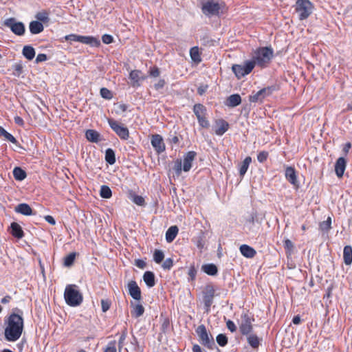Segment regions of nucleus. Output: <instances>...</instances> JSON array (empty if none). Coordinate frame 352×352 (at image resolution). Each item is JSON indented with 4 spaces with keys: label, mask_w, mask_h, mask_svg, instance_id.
<instances>
[{
    "label": "nucleus",
    "mask_w": 352,
    "mask_h": 352,
    "mask_svg": "<svg viewBox=\"0 0 352 352\" xmlns=\"http://www.w3.org/2000/svg\"><path fill=\"white\" fill-rule=\"evenodd\" d=\"M23 330V318L21 315L12 314L8 321V326L5 329V337L8 341H16L21 336Z\"/></svg>",
    "instance_id": "f257e3e1"
},
{
    "label": "nucleus",
    "mask_w": 352,
    "mask_h": 352,
    "mask_svg": "<svg viewBox=\"0 0 352 352\" xmlns=\"http://www.w3.org/2000/svg\"><path fill=\"white\" fill-rule=\"evenodd\" d=\"M64 298L66 303L71 307L79 306L83 300L82 295L76 285H68L66 286Z\"/></svg>",
    "instance_id": "f03ea898"
},
{
    "label": "nucleus",
    "mask_w": 352,
    "mask_h": 352,
    "mask_svg": "<svg viewBox=\"0 0 352 352\" xmlns=\"http://www.w3.org/2000/svg\"><path fill=\"white\" fill-rule=\"evenodd\" d=\"M273 50L271 47H265L258 49L253 57V62L261 67H266L273 57Z\"/></svg>",
    "instance_id": "7ed1b4c3"
},
{
    "label": "nucleus",
    "mask_w": 352,
    "mask_h": 352,
    "mask_svg": "<svg viewBox=\"0 0 352 352\" xmlns=\"http://www.w3.org/2000/svg\"><path fill=\"white\" fill-rule=\"evenodd\" d=\"M223 8V3L214 0H204L201 3V11L207 16H219Z\"/></svg>",
    "instance_id": "20e7f679"
},
{
    "label": "nucleus",
    "mask_w": 352,
    "mask_h": 352,
    "mask_svg": "<svg viewBox=\"0 0 352 352\" xmlns=\"http://www.w3.org/2000/svg\"><path fill=\"white\" fill-rule=\"evenodd\" d=\"M196 333L199 338L200 343L209 349H213L215 343L212 335L209 334L204 324L198 326L196 329Z\"/></svg>",
    "instance_id": "39448f33"
},
{
    "label": "nucleus",
    "mask_w": 352,
    "mask_h": 352,
    "mask_svg": "<svg viewBox=\"0 0 352 352\" xmlns=\"http://www.w3.org/2000/svg\"><path fill=\"white\" fill-rule=\"evenodd\" d=\"M313 4L309 0H297L296 3V11L299 14L300 20L307 19L312 13Z\"/></svg>",
    "instance_id": "423d86ee"
},
{
    "label": "nucleus",
    "mask_w": 352,
    "mask_h": 352,
    "mask_svg": "<svg viewBox=\"0 0 352 352\" xmlns=\"http://www.w3.org/2000/svg\"><path fill=\"white\" fill-rule=\"evenodd\" d=\"M3 25L10 28L13 34L16 36H23L25 32V27L23 22L18 21L14 17L6 19L3 23Z\"/></svg>",
    "instance_id": "0eeeda50"
},
{
    "label": "nucleus",
    "mask_w": 352,
    "mask_h": 352,
    "mask_svg": "<svg viewBox=\"0 0 352 352\" xmlns=\"http://www.w3.org/2000/svg\"><path fill=\"white\" fill-rule=\"evenodd\" d=\"M254 66V62L247 60L243 65H233L232 69L236 78L239 79L245 75L249 74L252 71Z\"/></svg>",
    "instance_id": "6e6552de"
},
{
    "label": "nucleus",
    "mask_w": 352,
    "mask_h": 352,
    "mask_svg": "<svg viewBox=\"0 0 352 352\" xmlns=\"http://www.w3.org/2000/svg\"><path fill=\"white\" fill-rule=\"evenodd\" d=\"M215 289L211 284L206 285L202 291V299L206 312L210 309L214 297Z\"/></svg>",
    "instance_id": "1a4fd4ad"
},
{
    "label": "nucleus",
    "mask_w": 352,
    "mask_h": 352,
    "mask_svg": "<svg viewBox=\"0 0 352 352\" xmlns=\"http://www.w3.org/2000/svg\"><path fill=\"white\" fill-rule=\"evenodd\" d=\"M254 320L251 318L247 314L241 316V322L239 324V331L243 336L252 333L253 331L252 322Z\"/></svg>",
    "instance_id": "9d476101"
},
{
    "label": "nucleus",
    "mask_w": 352,
    "mask_h": 352,
    "mask_svg": "<svg viewBox=\"0 0 352 352\" xmlns=\"http://www.w3.org/2000/svg\"><path fill=\"white\" fill-rule=\"evenodd\" d=\"M108 122L111 128L121 139L126 140L129 138V132L126 127L120 125L113 119H108Z\"/></svg>",
    "instance_id": "9b49d317"
},
{
    "label": "nucleus",
    "mask_w": 352,
    "mask_h": 352,
    "mask_svg": "<svg viewBox=\"0 0 352 352\" xmlns=\"http://www.w3.org/2000/svg\"><path fill=\"white\" fill-rule=\"evenodd\" d=\"M274 89L272 87H265L256 94H253L249 96V100L251 102H262L263 100L272 94Z\"/></svg>",
    "instance_id": "f8f14e48"
},
{
    "label": "nucleus",
    "mask_w": 352,
    "mask_h": 352,
    "mask_svg": "<svg viewBox=\"0 0 352 352\" xmlns=\"http://www.w3.org/2000/svg\"><path fill=\"white\" fill-rule=\"evenodd\" d=\"M151 144L158 153H162L165 150V144L160 135L156 134L152 135Z\"/></svg>",
    "instance_id": "ddd939ff"
},
{
    "label": "nucleus",
    "mask_w": 352,
    "mask_h": 352,
    "mask_svg": "<svg viewBox=\"0 0 352 352\" xmlns=\"http://www.w3.org/2000/svg\"><path fill=\"white\" fill-rule=\"evenodd\" d=\"M228 128L229 124L226 120L219 119L215 121L214 132L217 135H223L228 130Z\"/></svg>",
    "instance_id": "4468645a"
},
{
    "label": "nucleus",
    "mask_w": 352,
    "mask_h": 352,
    "mask_svg": "<svg viewBox=\"0 0 352 352\" xmlns=\"http://www.w3.org/2000/svg\"><path fill=\"white\" fill-rule=\"evenodd\" d=\"M196 156V153L194 151L188 152L184 157L183 161V170L188 172L192 168V163Z\"/></svg>",
    "instance_id": "2eb2a0df"
},
{
    "label": "nucleus",
    "mask_w": 352,
    "mask_h": 352,
    "mask_svg": "<svg viewBox=\"0 0 352 352\" xmlns=\"http://www.w3.org/2000/svg\"><path fill=\"white\" fill-rule=\"evenodd\" d=\"M285 177L286 179L296 188H298L299 184L297 180L295 169L292 166H287L285 169Z\"/></svg>",
    "instance_id": "dca6fc26"
},
{
    "label": "nucleus",
    "mask_w": 352,
    "mask_h": 352,
    "mask_svg": "<svg viewBox=\"0 0 352 352\" xmlns=\"http://www.w3.org/2000/svg\"><path fill=\"white\" fill-rule=\"evenodd\" d=\"M346 160L344 157H339L335 165L336 174L338 177H342L346 168Z\"/></svg>",
    "instance_id": "f3484780"
},
{
    "label": "nucleus",
    "mask_w": 352,
    "mask_h": 352,
    "mask_svg": "<svg viewBox=\"0 0 352 352\" xmlns=\"http://www.w3.org/2000/svg\"><path fill=\"white\" fill-rule=\"evenodd\" d=\"M79 42L91 47H98L100 45V40L92 36H80Z\"/></svg>",
    "instance_id": "a211bd4d"
},
{
    "label": "nucleus",
    "mask_w": 352,
    "mask_h": 352,
    "mask_svg": "<svg viewBox=\"0 0 352 352\" xmlns=\"http://www.w3.org/2000/svg\"><path fill=\"white\" fill-rule=\"evenodd\" d=\"M15 212L25 216H30L33 214L32 209L28 204H19L15 207Z\"/></svg>",
    "instance_id": "6ab92c4d"
},
{
    "label": "nucleus",
    "mask_w": 352,
    "mask_h": 352,
    "mask_svg": "<svg viewBox=\"0 0 352 352\" xmlns=\"http://www.w3.org/2000/svg\"><path fill=\"white\" fill-rule=\"evenodd\" d=\"M240 252L241 253V254L246 257V258H253L256 254V250L252 248V247L248 245H241L240 246Z\"/></svg>",
    "instance_id": "aec40b11"
},
{
    "label": "nucleus",
    "mask_w": 352,
    "mask_h": 352,
    "mask_svg": "<svg viewBox=\"0 0 352 352\" xmlns=\"http://www.w3.org/2000/svg\"><path fill=\"white\" fill-rule=\"evenodd\" d=\"M30 32L32 34H38L42 32L44 27L42 23L38 21H32L29 24Z\"/></svg>",
    "instance_id": "412c9836"
},
{
    "label": "nucleus",
    "mask_w": 352,
    "mask_h": 352,
    "mask_svg": "<svg viewBox=\"0 0 352 352\" xmlns=\"http://www.w3.org/2000/svg\"><path fill=\"white\" fill-rule=\"evenodd\" d=\"M10 228H11V234L12 236H14V237H16L17 239H21L23 237V236H24L23 231L22 230V228L21 227V226L19 223H17L16 222H12L11 223Z\"/></svg>",
    "instance_id": "4be33fe9"
},
{
    "label": "nucleus",
    "mask_w": 352,
    "mask_h": 352,
    "mask_svg": "<svg viewBox=\"0 0 352 352\" xmlns=\"http://www.w3.org/2000/svg\"><path fill=\"white\" fill-rule=\"evenodd\" d=\"M247 337V341L249 345L254 349H257L260 345V342L261 339H260L254 333H250Z\"/></svg>",
    "instance_id": "5701e85b"
},
{
    "label": "nucleus",
    "mask_w": 352,
    "mask_h": 352,
    "mask_svg": "<svg viewBox=\"0 0 352 352\" xmlns=\"http://www.w3.org/2000/svg\"><path fill=\"white\" fill-rule=\"evenodd\" d=\"M143 280L148 287H153L155 285V274L151 271L144 272Z\"/></svg>",
    "instance_id": "b1692460"
},
{
    "label": "nucleus",
    "mask_w": 352,
    "mask_h": 352,
    "mask_svg": "<svg viewBox=\"0 0 352 352\" xmlns=\"http://www.w3.org/2000/svg\"><path fill=\"white\" fill-rule=\"evenodd\" d=\"M85 137L91 142L98 143L100 141V133L93 129L87 130Z\"/></svg>",
    "instance_id": "393cba45"
},
{
    "label": "nucleus",
    "mask_w": 352,
    "mask_h": 352,
    "mask_svg": "<svg viewBox=\"0 0 352 352\" xmlns=\"http://www.w3.org/2000/svg\"><path fill=\"white\" fill-rule=\"evenodd\" d=\"M343 258L346 265H350L352 263V247L351 245H346L344 248Z\"/></svg>",
    "instance_id": "a878e982"
},
{
    "label": "nucleus",
    "mask_w": 352,
    "mask_h": 352,
    "mask_svg": "<svg viewBox=\"0 0 352 352\" xmlns=\"http://www.w3.org/2000/svg\"><path fill=\"white\" fill-rule=\"evenodd\" d=\"M241 102V98L239 94L230 96L226 101V105L230 107H235Z\"/></svg>",
    "instance_id": "bb28decb"
},
{
    "label": "nucleus",
    "mask_w": 352,
    "mask_h": 352,
    "mask_svg": "<svg viewBox=\"0 0 352 352\" xmlns=\"http://www.w3.org/2000/svg\"><path fill=\"white\" fill-rule=\"evenodd\" d=\"M179 229L176 226H170L166 232V240L167 242H172L178 233Z\"/></svg>",
    "instance_id": "cd10ccee"
},
{
    "label": "nucleus",
    "mask_w": 352,
    "mask_h": 352,
    "mask_svg": "<svg viewBox=\"0 0 352 352\" xmlns=\"http://www.w3.org/2000/svg\"><path fill=\"white\" fill-rule=\"evenodd\" d=\"M0 136H3L5 139L10 142L21 147L16 139L10 133H8L3 127L0 126Z\"/></svg>",
    "instance_id": "c85d7f7f"
},
{
    "label": "nucleus",
    "mask_w": 352,
    "mask_h": 352,
    "mask_svg": "<svg viewBox=\"0 0 352 352\" xmlns=\"http://www.w3.org/2000/svg\"><path fill=\"white\" fill-rule=\"evenodd\" d=\"M23 55L29 60H32L35 56V50L30 45H25L22 50Z\"/></svg>",
    "instance_id": "c756f323"
},
{
    "label": "nucleus",
    "mask_w": 352,
    "mask_h": 352,
    "mask_svg": "<svg viewBox=\"0 0 352 352\" xmlns=\"http://www.w3.org/2000/svg\"><path fill=\"white\" fill-rule=\"evenodd\" d=\"M201 269L206 274L210 276H214L218 272L217 266L212 263L205 264L202 265Z\"/></svg>",
    "instance_id": "7c9ffc66"
},
{
    "label": "nucleus",
    "mask_w": 352,
    "mask_h": 352,
    "mask_svg": "<svg viewBox=\"0 0 352 352\" xmlns=\"http://www.w3.org/2000/svg\"><path fill=\"white\" fill-rule=\"evenodd\" d=\"M193 112L197 118H199V117H201L204 115H206L207 109L204 105L199 103L194 105Z\"/></svg>",
    "instance_id": "2f4dec72"
},
{
    "label": "nucleus",
    "mask_w": 352,
    "mask_h": 352,
    "mask_svg": "<svg viewBox=\"0 0 352 352\" xmlns=\"http://www.w3.org/2000/svg\"><path fill=\"white\" fill-rule=\"evenodd\" d=\"M13 175L16 180L22 181L26 177L27 174L21 168L15 167L13 170Z\"/></svg>",
    "instance_id": "473e14b6"
},
{
    "label": "nucleus",
    "mask_w": 352,
    "mask_h": 352,
    "mask_svg": "<svg viewBox=\"0 0 352 352\" xmlns=\"http://www.w3.org/2000/svg\"><path fill=\"white\" fill-rule=\"evenodd\" d=\"M105 160L110 165H113L116 162L115 152L112 148H107L105 151Z\"/></svg>",
    "instance_id": "72a5a7b5"
},
{
    "label": "nucleus",
    "mask_w": 352,
    "mask_h": 352,
    "mask_svg": "<svg viewBox=\"0 0 352 352\" xmlns=\"http://www.w3.org/2000/svg\"><path fill=\"white\" fill-rule=\"evenodd\" d=\"M251 162L252 158L250 157H246L243 161L239 168V174L241 176H243L246 173Z\"/></svg>",
    "instance_id": "f704fd0d"
},
{
    "label": "nucleus",
    "mask_w": 352,
    "mask_h": 352,
    "mask_svg": "<svg viewBox=\"0 0 352 352\" xmlns=\"http://www.w3.org/2000/svg\"><path fill=\"white\" fill-rule=\"evenodd\" d=\"M35 18L36 21L44 23H48L50 21L49 13L45 10L37 12L35 15Z\"/></svg>",
    "instance_id": "c9c22d12"
},
{
    "label": "nucleus",
    "mask_w": 352,
    "mask_h": 352,
    "mask_svg": "<svg viewBox=\"0 0 352 352\" xmlns=\"http://www.w3.org/2000/svg\"><path fill=\"white\" fill-rule=\"evenodd\" d=\"M100 195L102 198L109 199L112 196V192L108 186L102 185L100 187Z\"/></svg>",
    "instance_id": "e433bc0d"
},
{
    "label": "nucleus",
    "mask_w": 352,
    "mask_h": 352,
    "mask_svg": "<svg viewBox=\"0 0 352 352\" xmlns=\"http://www.w3.org/2000/svg\"><path fill=\"white\" fill-rule=\"evenodd\" d=\"M190 56L194 62L199 63L201 61L198 47H193L190 49Z\"/></svg>",
    "instance_id": "4c0bfd02"
},
{
    "label": "nucleus",
    "mask_w": 352,
    "mask_h": 352,
    "mask_svg": "<svg viewBox=\"0 0 352 352\" xmlns=\"http://www.w3.org/2000/svg\"><path fill=\"white\" fill-rule=\"evenodd\" d=\"M76 256V252H72L66 256L64 258V265L66 267H71L74 263Z\"/></svg>",
    "instance_id": "58836bf2"
},
{
    "label": "nucleus",
    "mask_w": 352,
    "mask_h": 352,
    "mask_svg": "<svg viewBox=\"0 0 352 352\" xmlns=\"http://www.w3.org/2000/svg\"><path fill=\"white\" fill-rule=\"evenodd\" d=\"M144 312V307L141 303L138 302L133 306V315H135V317H140L142 316Z\"/></svg>",
    "instance_id": "ea45409f"
},
{
    "label": "nucleus",
    "mask_w": 352,
    "mask_h": 352,
    "mask_svg": "<svg viewBox=\"0 0 352 352\" xmlns=\"http://www.w3.org/2000/svg\"><path fill=\"white\" fill-rule=\"evenodd\" d=\"M128 108V106L122 103L114 104V111L116 114H122L124 113Z\"/></svg>",
    "instance_id": "a19ab883"
},
{
    "label": "nucleus",
    "mask_w": 352,
    "mask_h": 352,
    "mask_svg": "<svg viewBox=\"0 0 352 352\" xmlns=\"http://www.w3.org/2000/svg\"><path fill=\"white\" fill-rule=\"evenodd\" d=\"M164 258V254L160 250H155L153 254V260L156 263H160Z\"/></svg>",
    "instance_id": "79ce46f5"
},
{
    "label": "nucleus",
    "mask_w": 352,
    "mask_h": 352,
    "mask_svg": "<svg viewBox=\"0 0 352 352\" xmlns=\"http://www.w3.org/2000/svg\"><path fill=\"white\" fill-rule=\"evenodd\" d=\"M217 342L221 346H225L228 344V338L225 334L220 333L217 336Z\"/></svg>",
    "instance_id": "37998d69"
},
{
    "label": "nucleus",
    "mask_w": 352,
    "mask_h": 352,
    "mask_svg": "<svg viewBox=\"0 0 352 352\" xmlns=\"http://www.w3.org/2000/svg\"><path fill=\"white\" fill-rule=\"evenodd\" d=\"M100 94L103 98L107 100H110L113 98V94L111 91L105 87H102L100 89Z\"/></svg>",
    "instance_id": "c03bdc74"
},
{
    "label": "nucleus",
    "mask_w": 352,
    "mask_h": 352,
    "mask_svg": "<svg viewBox=\"0 0 352 352\" xmlns=\"http://www.w3.org/2000/svg\"><path fill=\"white\" fill-rule=\"evenodd\" d=\"M141 299V290L137 283L133 281V300H140Z\"/></svg>",
    "instance_id": "a18cd8bd"
},
{
    "label": "nucleus",
    "mask_w": 352,
    "mask_h": 352,
    "mask_svg": "<svg viewBox=\"0 0 352 352\" xmlns=\"http://www.w3.org/2000/svg\"><path fill=\"white\" fill-rule=\"evenodd\" d=\"M331 217H328V219L326 221H324L320 223V228L322 230L328 231L331 228Z\"/></svg>",
    "instance_id": "49530a36"
},
{
    "label": "nucleus",
    "mask_w": 352,
    "mask_h": 352,
    "mask_svg": "<svg viewBox=\"0 0 352 352\" xmlns=\"http://www.w3.org/2000/svg\"><path fill=\"white\" fill-rule=\"evenodd\" d=\"M111 305V301L109 299H108V298L102 299L101 300L102 311L103 312L107 311L109 309Z\"/></svg>",
    "instance_id": "de8ad7c7"
},
{
    "label": "nucleus",
    "mask_w": 352,
    "mask_h": 352,
    "mask_svg": "<svg viewBox=\"0 0 352 352\" xmlns=\"http://www.w3.org/2000/svg\"><path fill=\"white\" fill-rule=\"evenodd\" d=\"M173 170H175V172L177 176H179L181 174L182 170H183V166H182V163L181 160H177L175 162V164L173 166Z\"/></svg>",
    "instance_id": "09e8293b"
},
{
    "label": "nucleus",
    "mask_w": 352,
    "mask_h": 352,
    "mask_svg": "<svg viewBox=\"0 0 352 352\" xmlns=\"http://www.w3.org/2000/svg\"><path fill=\"white\" fill-rule=\"evenodd\" d=\"M197 120L199 125L201 126L203 128L208 129L210 126L209 121L207 120L206 115L199 117V118H197Z\"/></svg>",
    "instance_id": "8fccbe9b"
},
{
    "label": "nucleus",
    "mask_w": 352,
    "mask_h": 352,
    "mask_svg": "<svg viewBox=\"0 0 352 352\" xmlns=\"http://www.w3.org/2000/svg\"><path fill=\"white\" fill-rule=\"evenodd\" d=\"M144 79V75L138 70H133V87L135 82Z\"/></svg>",
    "instance_id": "3c124183"
},
{
    "label": "nucleus",
    "mask_w": 352,
    "mask_h": 352,
    "mask_svg": "<svg viewBox=\"0 0 352 352\" xmlns=\"http://www.w3.org/2000/svg\"><path fill=\"white\" fill-rule=\"evenodd\" d=\"M133 203L140 206H144L146 204L144 198L139 195H133Z\"/></svg>",
    "instance_id": "603ef678"
},
{
    "label": "nucleus",
    "mask_w": 352,
    "mask_h": 352,
    "mask_svg": "<svg viewBox=\"0 0 352 352\" xmlns=\"http://www.w3.org/2000/svg\"><path fill=\"white\" fill-rule=\"evenodd\" d=\"M104 352H117L116 342L115 341L109 342Z\"/></svg>",
    "instance_id": "864d4df0"
},
{
    "label": "nucleus",
    "mask_w": 352,
    "mask_h": 352,
    "mask_svg": "<svg viewBox=\"0 0 352 352\" xmlns=\"http://www.w3.org/2000/svg\"><path fill=\"white\" fill-rule=\"evenodd\" d=\"M173 265V261L172 258H166L162 265L164 270H169Z\"/></svg>",
    "instance_id": "5fc2aeb1"
},
{
    "label": "nucleus",
    "mask_w": 352,
    "mask_h": 352,
    "mask_svg": "<svg viewBox=\"0 0 352 352\" xmlns=\"http://www.w3.org/2000/svg\"><path fill=\"white\" fill-rule=\"evenodd\" d=\"M13 75L15 76H19L23 72V66L21 64H15L13 66Z\"/></svg>",
    "instance_id": "6e6d98bb"
},
{
    "label": "nucleus",
    "mask_w": 352,
    "mask_h": 352,
    "mask_svg": "<svg viewBox=\"0 0 352 352\" xmlns=\"http://www.w3.org/2000/svg\"><path fill=\"white\" fill-rule=\"evenodd\" d=\"M268 157V153L267 151H261L257 155V160L259 162L263 163L266 161Z\"/></svg>",
    "instance_id": "4d7b16f0"
},
{
    "label": "nucleus",
    "mask_w": 352,
    "mask_h": 352,
    "mask_svg": "<svg viewBox=\"0 0 352 352\" xmlns=\"http://www.w3.org/2000/svg\"><path fill=\"white\" fill-rule=\"evenodd\" d=\"M197 272V271L196 268L195 267V266L191 265L188 270V273L191 280H193L195 278Z\"/></svg>",
    "instance_id": "13d9d810"
},
{
    "label": "nucleus",
    "mask_w": 352,
    "mask_h": 352,
    "mask_svg": "<svg viewBox=\"0 0 352 352\" xmlns=\"http://www.w3.org/2000/svg\"><path fill=\"white\" fill-rule=\"evenodd\" d=\"M80 36L81 35H76V34H72L69 35H67L65 37V40L69 41L79 42V38H80Z\"/></svg>",
    "instance_id": "bf43d9fd"
},
{
    "label": "nucleus",
    "mask_w": 352,
    "mask_h": 352,
    "mask_svg": "<svg viewBox=\"0 0 352 352\" xmlns=\"http://www.w3.org/2000/svg\"><path fill=\"white\" fill-rule=\"evenodd\" d=\"M102 41L105 44H110V43H113V36L111 35L104 34L102 36Z\"/></svg>",
    "instance_id": "052dcab7"
},
{
    "label": "nucleus",
    "mask_w": 352,
    "mask_h": 352,
    "mask_svg": "<svg viewBox=\"0 0 352 352\" xmlns=\"http://www.w3.org/2000/svg\"><path fill=\"white\" fill-rule=\"evenodd\" d=\"M284 247L287 250H292L294 248V243L289 239H285L284 241Z\"/></svg>",
    "instance_id": "680f3d73"
},
{
    "label": "nucleus",
    "mask_w": 352,
    "mask_h": 352,
    "mask_svg": "<svg viewBox=\"0 0 352 352\" xmlns=\"http://www.w3.org/2000/svg\"><path fill=\"white\" fill-rule=\"evenodd\" d=\"M47 60V55L45 54H38L36 58L35 62L36 63H38L41 62H44Z\"/></svg>",
    "instance_id": "e2e57ef3"
},
{
    "label": "nucleus",
    "mask_w": 352,
    "mask_h": 352,
    "mask_svg": "<svg viewBox=\"0 0 352 352\" xmlns=\"http://www.w3.org/2000/svg\"><path fill=\"white\" fill-rule=\"evenodd\" d=\"M226 326L231 332H234L236 330V327L234 322L232 320H228L226 322Z\"/></svg>",
    "instance_id": "0e129e2a"
},
{
    "label": "nucleus",
    "mask_w": 352,
    "mask_h": 352,
    "mask_svg": "<svg viewBox=\"0 0 352 352\" xmlns=\"http://www.w3.org/2000/svg\"><path fill=\"white\" fill-rule=\"evenodd\" d=\"M160 73V70L157 67H153L150 69V75L153 77L159 76Z\"/></svg>",
    "instance_id": "69168bd1"
},
{
    "label": "nucleus",
    "mask_w": 352,
    "mask_h": 352,
    "mask_svg": "<svg viewBox=\"0 0 352 352\" xmlns=\"http://www.w3.org/2000/svg\"><path fill=\"white\" fill-rule=\"evenodd\" d=\"M135 263V265L140 269H144L146 267V262L143 260L137 259Z\"/></svg>",
    "instance_id": "338daca9"
},
{
    "label": "nucleus",
    "mask_w": 352,
    "mask_h": 352,
    "mask_svg": "<svg viewBox=\"0 0 352 352\" xmlns=\"http://www.w3.org/2000/svg\"><path fill=\"white\" fill-rule=\"evenodd\" d=\"M45 220L51 225H55L56 221L54 218L51 215H46L44 217Z\"/></svg>",
    "instance_id": "774afa93"
}]
</instances>
